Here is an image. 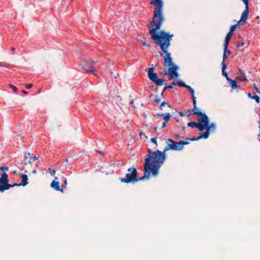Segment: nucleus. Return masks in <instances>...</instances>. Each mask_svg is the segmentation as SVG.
Listing matches in <instances>:
<instances>
[{
  "label": "nucleus",
  "mask_w": 260,
  "mask_h": 260,
  "mask_svg": "<svg viewBox=\"0 0 260 260\" xmlns=\"http://www.w3.org/2000/svg\"><path fill=\"white\" fill-rule=\"evenodd\" d=\"M162 24H150L152 28L149 30V34L154 42L159 46L162 51L159 52L160 56H163L164 54H165L164 57V66L169 67L170 65H172L173 63L171 53L168 51V49L171 45V41L172 40L173 35L170 34L164 30L157 32L160 28Z\"/></svg>",
  "instance_id": "nucleus-1"
},
{
  "label": "nucleus",
  "mask_w": 260,
  "mask_h": 260,
  "mask_svg": "<svg viewBox=\"0 0 260 260\" xmlns=\"http://www.w3.org/2000/svg\"><path fill=\"white\" fill-rule=\"evenodd\" d=\"M150 5L155 6L153 12L152 20L150 22V24L162 23L164 21L162 0H151Z\"/></svg>",
  "instance_id": "nucleus-2"
},
{
  "label": "nucleus",
  "mask_w": 260,
  "mask_h": 260,
  "mask_svg": "<svg viewBox=\"0 0 260 260\" xmlns=\"http://www.w3.org/2000/svg\"><path fill=\"white\" fill-rule=\"evenodd\" d=\"M148 154L146 155L145 161L149 159V163L162 164L166 158V154L159 150L153 151L151 149H148Z\"/></svg>",
  "instance_id": "nucleus-3"
},
{
  "label": "nucleus",
  "mask_w": 260,
  "mask_h": 260,
  "mask_svg": "<svg viewBox=\"0 0 260 260\" xmlns=\"http://www.w3.org/2000/svg\"><path fill=\"white\" fill-rule=\"evenodd\" d=\"M149 159H147L146 161L144 162V167L145 171L144 175L141 177H139V181H142L148 178L151 173L154 176H156L158 174L159 169L161 167V164L149 163Z\"/></svg>",
  "instance_id": "nucleus-4"
},
{
  "label": "nucleus",
  "mask_w": 260,
  "mask_h": 260,
  "mask_svg": "<svg viewBox=\"0 0 260 260\" xmlns=\"http://www.w3.org/2000/svg\"><path fill=\"white\" fill-rule=\"evenodd\" d=\"M167 145L164 148V153L169 150H181L183 149L184 145H187L189 143L185 141H180L179 142H176L173 141L172 139H168L167 140Z\"/></svg>",
  "instance_id": "nucleus-5"
},
{
  "label": "nucleus",
  "mask_w": 260,
  "mask_h": 260,
  "mask_svg": "<svg viewBox=\"0 0 260 260\" xmlns=\"http://www.w3.org/2000/svg\"><path fill=\"white\" fill-rule=\"evenodd\" d=\"M127 171L129 173L125 175V178H121L120 180L121 182L126 183H134L139 181L138 172L136 168H129Z\"/></svg>",
  "instance_id": "nucleus-6"
},
{
  "label": "nucleus",
  "mask_w": 260,
  "mask_h": 260,
  "mask_svg": "<svg viewBox=\"0 0 260 260\" xmlns=\"http://www.w3.org/2000/svg\"><path fill=\"white\" fill-rule=\"evenodd\" d=\"M82 69L86 73L94 74L96 71L95 62L90 59L85 60L83 62Z\"/></svg>",
  "instance_id": "nucleus-7"
},
{
  "label": "nucleus",
  "mask_w": 260,
  "mask_h": 260,
  "mask_svg": "<svg viewBox=\"0 0 260 260\" xmlns=\"http://www.w3.org/2000/svg\"><path fill=\"white\" fill-rule=\"evenodd\" d=\"M8 182V175L7 173L4 172L2 174V177L0 178V192H3L5 190L11 188V184H9Z\"/></svg>",
  "instance_id": "nucleus-8"
},
{
  "label": "nucleus",
  "mask_w": 260,
  "mask_h": 260,
  "mask_svg": "<svg viewBox=\"0 0 260 260\" xmlns=\"http://www.w3.org/2000/svg\"><path fill=\"white\" fill-rule=\"evenodd\" d=\"M202 122H203V128H202V131L205 130V129H207L208 131H212L214 130L216 128V125L215 123H209V119L207 115L206 114V115L204 117V118L202 119Z\"/></svg>",
  "instance_id": "nucleus-9"
},
{
  "label": "nucleus",
  "mask_w": 260,
  "mask_h": 260,
  "mask_svg": "<svg viewBox=\"0 0 260 260\" xmlns=\"http://www.w3.org/2000/svg\"><path fill=\"white\" fill-rule=\"evenodd\" d=\"M244 3L245 6V9L244 11L243 12L241 15V19L240 21L238 22V23L242 22L243 23H245L246 20H247L248 14H249V8H248V4H249V0H242Z\"/></svg>",
  "instance_id": "nucleus-10"
},
{
  "label": "nucleus",
  "mask_w": 260,
  "mask_h": 260,
  "mask_svg": "<svg viewBox=\"0 0 260 260\" xmlns=\"http://www.w3.org/2000/svg\"><path fill=\"white\" fill-rule=\"evenodd\" d=\"M198 121L199 122L197 123L195 121H190L187 123V126L188 127H196L197 128L199 131L202 132V128H203V122H202V120L200 119V118H198Z\"/></svg>",
  "instance_id": "nucleus-11"
},
{
  "label": "nucleus",
  "mask_w": 260,
  "mask_h": 260,
  "mask_svg": "<svg viewBox=\"0 0 260 260\" xmlns=\"http://www.w3.org/2000/svg\"><path fill=\"white\" fill-rule=\"evenodd\" d=\"M189 112V114L187 116H189L190 115H196L198 116V118H200V119L202 120V119L204 118V117L206 115L205 113H203L200 111H198L197 107H194L191 110H188Z\"/></svg>",
  "instance_id": "nucleus-12"
},
{
  "label": "nucleus",
  "mask_w": 260,
  "mask_h": 260,
  "mask_svg": "<svg viewBox=\"0 0 260 260\" xmlns=\"http://www.w3.org/2000/svg\"><path fill=\"white\" fill-rule=\"evenodd\" d=\"M154 69L153 67L149 68L148 71V74L149 79L154 83L158 78V77L157 74L154 72Z\"/></svg>",
  "instance_id": "nucleus-13"
},
{
  "label": "nucleus",
  "mask_w": 260,
  "mask_h": 260,
  "mask_svg": "<svg viewBox=\"0 0 260 260\" xmlns=\"http://www.w3.org/2000/svg\"><path fill=\"white\" fill-rule=\"evenodd\" d=\"M250 44V41H246V42L243 41L242 40V37L239 36L238 38V41L237 42V47L239 48L242 46H245V47H248Z\"/></svg>",
  "instance_id": "nucleus-14"
},
{
  "label": "nucleus",
  "mask_w": 260,
  "mask_h": 260,
  "mask_svg": "<svg viewBox=\"0 0 260 260\" xmlns=\"http://www.w3.org/2000/svg\"><path fill=\"white\" fill-rule=\"evenodd\" d=\"M169 68L168 70H165L164 72H161L160 74H164V75H169V74L173 71H177V70L178 69V67L172 63V65H170Z\"/></svg>",
  "instance_id": "nucleus-15"
},
{
  "label": "nucleus",
  "mask_w": 260,
  "mask_h": 260,
  "mask_svg": "<svg viewBox=\"0 0 260 260\" xmlns=\"http://www.w3.org/2000/svg\"><path fill=\"white\" fill-rule=\"evenodd\" d=\"M19 176L20 177V178H22L21 182L19 183L20 185L24 186L28 183L27 181L28 177L26 175L20 173H19Z\"/></svg>",
  "instance_id": "nucleus-16"
},
{
  "label": "nucleus",
  "mask_w": 260,
  "mask_h": 260,
  "mask_svg": "<svg viewBox=\"0 0 260 260\" xmlns=\"http://www.w3.org/2000/svg\"><path fill=\"white\" fill-rule=\"evenodd\" d=\"M155 116L157 117H162L164 120V122H168L171 117V115L169 113L166 114H159L157 113Z\"/></svg>",
  "instance_id": "nucleus-17"
},
{
  "label": "nucleus",
  "mask_w": 260,
  "mask_h": 260,
  "mask_svg": "<svg viewBox=\"0 0 260 260\" xmlns=\"http://www.w3.org/2000/svg\"><path fill=\"white\" fill-rule=\"evenodd\" d=\"M222 74L223 76H224L226 78V79L228 80V79H230L228 73L225 71V69L226 68V64L225 63V62L224 61H222Z\"/></svg>",
  "instance_id": "nucleus-18"
},
{
  "label": "nucleus",
  "mask_w": 260,
  "mask_h": 260,
  "mask_svg": "<svg viewBox=\"0 0 260 260\" xmlns=\"http://www.w3.org/2000/svg\"><path fill=\"white\" fill-rule=\"evenodd\" d=\"M59 184V183L58 181L53 180L51 184V186L56 190H60L62 192V188L60 187Z\"/></svg>",
  "instance_id": "nucleus-19"
},
{
  "label": "nucleus",
  "mask_w": 260,
  "mask_h": 260,
  "mask_svg": "<svg viewBox=\"0 0 260 260\" xmlns=\"http://www.w3.org/2000/svg\"><path fill=\"white\" fill-rule=\"evenodd\" d=\"M227 81L229 83V84L231 86L232 89H234L239 87L237 81L236 80L230 78Z\"/></svg>",
  "instance_id": "nucleus-20"
},
{
  "label": "nucleus",
  "mask_w": 260,
  "mask_h": 260,
  "mask_svg": "<svg viewBox=\"0 0 260 260\" xmlns=\"http://www.w3.org/2000/svg\"><path fill=\"white\" fill-rule=\"evenodd\" d=\"M232 36H233V35L231 34V32H228L225 37V39L224 40V46H225V49L226 50V47H228V46L229 44L230 39Z\"/></svg>",
  "instance_id": "nucleus-21"
},
{
  "label": "nucleus",
  "mask_w": 260,
  "mask_h": 260,
  "mask_svg": "<svg viewBox=\"0 0 260 260\" xmlns=\"http://www.w3.org/2000/svg\"><path fill=\"white\" fill-rule=\"evenodd\" d=\"M206 131L203 133H200L199 138L200 139L202 138H204L205 139H207L209 137V131H208L207 129H205Z\"/></svg>",
  "instance_id": "nucleus-22"
},
{
  "label": "nucleus",
  "mask_w": 260,
  "mask_h": 260,
  "mask_svg": "<svg viewBox=\"0 0 260 260\" xmlns=\"http://www.w3.org/2000/svg\"><path fill=\"white\" fill-rule=\"evenodd\" d=\"M237 79L239 81H243L245 82V83L248 82V80L247 79L245 74L242 73V74H240L237 77Z\"/></svg>",
  "instance_id": "nucleus-23"
},
{
  "label": "nucleus",
  "mask_w": 260,
  "mask_h": 260,
  "mask_svg": "<svg viewBox=\"0 0 260 260\" xmlns=\"http://www.w3.org/2000/svg\"><path fill=\"white\" fill-rule=\"evenodd\" d=\"M170 76H169V80H171L172 78H177L179 76V74L178 73L177 71H171L169 74V75Z\"/></svg>",
  "instance_id": "nucleus-24"
},
{
  "label": "nucleus",
  "mask_w": 260,
  "mask_h": 260,
  "mask_svg": "<svg viewBox=\"0 0 260 260\" xmlns=\"http://www.w3.org/2000/svg\"><path fill=\"white\" fill-rule=\"evenodd\" d=\"M165 81V79L164 78L161 79H158L157 78V80L155 81V83L157 86H160L162 85L163 83Z\"/></svg>",
  "instance_id": "nucleus-25"
},
{
  "label": "nucleus",
  "mask_w": 260,
  "mask_h": 260,
  "mask_svg": "<svg viewBox=\"0 0 260 260\" xmlns=\"http://www.w3.org/2000/svg\"><path fill=\"white\" fill-rule=\"evenodd\" d=\"M239 24V23H238V24L236 25H232L230 28V31L229 32H231V34L233 35V32L235 30Z\"/></svg>",
  "instance_id": "nucleus-26"
},
{
  "label": "nucleus",
  "mask_w": 260,
  "mask_h": 260,
  "mask_svg": "<svg viewBox=\"0 0 260 260\" xmlns=\"http://www.w3.org/2000/svg\"><path fill=\"white\" fill-rule=\"evenodd\" d=\"M177 85L180 86V87H186L187 85L185 84L184 82H183L182 81H179L176 82Z\"/></svg>",
  "instance_id": "nucleus-27"
},
{
  "label": "nucleus",
  "mask_w": 260,
  "mask_h": 260,
  "mask_svg": "<svg viewBox=\"0 0 260 260\" xmlns=\"http://www.w3.org/2000/svg\"><path fill=\"white\" fill-rule=\"evenodd\" d=\"M165 105H167L168 107L171 108L170 104L166 103V102H163L162 103H161V104H160V106H159V109L160 110H162V107L165 106Z\"/></svg>",
  "instance_id": "nucleus-28"
},
{
  "label": "nucleus",
  "mask_w": 260,
  "mask_h": 260,
  "mask_svg": "<svg viewBox=\"0 0 260 260\" xmlns=\"http://www.w3.org/2000/svg\"><path fill=\"white\" fill-rule=\"evenodd\" d=\"M0 67H3L7 68H10V65L5 62H0Z\"/></svg>",
  "instance_id": "nucleus-29"
},
{
  "label": "nucleus",
  "mask_w": 260,
  "mask_h": 260,
  "mask_svg": "<svg viewBox=\"0 0 260 260\" xmlns=\"http://www.w3.org/2000/svg\"><path fill=\"white\" fill-rule=\"evenodd\" d=\"M253 87L256 93L260 94V88L257 87L255 83H253Z\"/></svg>",
  "instance_id": "nucleus-30"
},
{
  "label": "nucleus",
  "mask_w": 260,
  "mask_h": 260,
  "mask_svg": "<svg viewBox=\"0 0 260 260\" xmlns=\"http://www.w3.org/2000/svg\"><path fill=\"white\" fill-rule=\"evenodd\" d=\"M185 88H187L189 91L191 95H193V94L194 93V89L192 88H191L190 86L187 85Z\"/></svg>",
  "instance_id": "nucleus-31"
},
{
  "label": "nucleus",
  "mask_w": 260,
  "mask_h": 260,
  "mask_svg": "<svg viewBox=\"0 0 260 260\" xmlns=\"http://www.w3.org/2000/svg\"><path fill=\"white\" fill-rule=\"evenodd\" d=\"M9 86L10 88H11L13 91H14V92L15 93H17V88L14 86L13 84H9Z\"/></svg>",
  "instance_id": "nucleus-32"
},
{
  "label": "nucleus",
  "mask_w": 260,
  "mask_h": 260,
  "mask_svg": "<svg viewBox=\"0 0 260 260\" xmlns=\"http://www.w3.org/2000/svg\"><path fill=\"white\" fill-rule=\"evenodd\" d=\"M252 99L254 100L255 101L256 103H257V104H258L260 102L259 97L256 95H253Z\"/></svg>",
  "instance_id": "nucleus-33"
},
{
  "label": "nucleus",
  "mask_w": 260,
  "mask_h": 260,
  "mask_svg": "<svg viewBox=\"0 0 260 260\" xmlns=\"http://www.w3.org/2000/svg\"><path fill=\"white\" fill-rule=\"evenodd\" d=\"M9 169L8 167L6 166H0V170L2 171H8Z\"/></svg>",
  "instance_id": "nucleus-34"
},
{
  "label": "nucleus",
  "mask_w": 260,
  "mask_h": 260,
  "mask_svg": "<svg viewBox=\"0 0 260 260\" xmlns=\"http://www.w3.org/2000/svg\"><path fill=\"white\" fill-rule=\"evenodd\" d=\"M226 52V54L228 53L229 55L232 54V52L230 50L228 49V47H226V50L225 49V46H224V52Z\"/></svg>",
  "instance_id": "nucleus-35"
},
{
  "label": "nucleus",
  "mask_w": 260,
  "mask_h": 260,
  "mask_svg": "<svg viewBox=\"0 0 260 260\" xmlns=\"http://www.w3.org/2000/svg\"><path fill=\"white\" fill-rule=\"evenodd\" d=\"M173 88V86L172 85H169L165 87V88L163 89V91H165L169 89H172Z\"/></svg>",
  "instance_id": "nucleus-36"
},
{
  "label": "nucleus",
  "mask_w": 260,
  "mask_h": 260,
  "mask_svg": "<svg viewBox=\"0 0 260 260\" xmlns=\"http://www.w3.org/2000/svg\"><path fill=\"white\" fill-rule=\"evenodd\" d=\"M156 139L157 138L156 137H154V138H151V142L152 143L155 144L156 145H157V142H156Z\"/></svg>",
  "instance_id": "nucleus-37"
},
{
  "label": "nucleus",
  "mask_w": 260,
  "mask_h": 260,
  "mask_svg": "<svg viewBox=\"0 0 260 260\" xmlns=\"http://www.w3.org/2000/svg\"><path fill=\"white\" fill-rule=\"evenodd\" d=\"M38 157H37L36 156H32V157H30V159H29V161L30 160H32V161H35L37 159H38Z\"/></svg>",
  "instance_id": "nucleus-38"
},
{
  "label": "nucleus",
  "mask_w": 260,
  "mask_h": 260,
  "mask_svg": "<svg viewBox=\"0 0 260 260\" xmlns=\"http://www.w3.org/2000/svg\"><path fill=\"white\" fill-rule=\"evenodd\" d=\"M228 58V55H226V52H224L223 53V60L222 61H225V60Z\"/></svg>",
  "instance_id": "nucleus-39"
},
{
  "label": "nucleus",
  "mask_w": 260,
  "mask_h": 260,
  "mask_svg": "<svg viewBox=\"0 0 260 260\" xmlns=\"http://www.w3.org/2000/svg\"><path fill=\"white\" fill-rule=\"evenodd\" d=\"M238 71L240 74H242V73L245 74V71L240 68H238Z\"/></svg>",
  "instance_id": "nucleus-40"
},
{
  "label": "nucleus",
  "mask_w": 260,
  "mask_h": 260,
  "mask_svg": "<svg viewBox=\"0 0 260 260\" xmlns=\"http://www.w3.org/2000/svg\"><path fill=\"white\" fill-rule=\"evenodd\" d=\"M26 88L27 89H30L32 87V84H27L26 85Z\"/></svg>",
  "instance_id": "nucleus-41"
},
{
  "label": "nucleus",
  "mask_w": 260,
  "mask_h": 260,
  "mask_svg": "<svg viewBox=\"0 0 260 260\" xmlns=\"http://www.w3.org/2000/svg\"><path fill=\"white\" fill-rule=\"evenodd\" d=\"M200 140V138L198 137H194V138H191V141H194Z\"/></svg>",
  "instance_id": "nucleus-42"
},
{
  "label": "nucleus",
  "mask_w": 260,
  "mask_h": 260,
  "mask_svg": "<svg viewBox=\"0 0 260 260\" xmlns=\"http://www.w3.org/2000/svg\"><path fill=\"white\" fill-rule=\"evenodd\" d=\"M174 137L176 139H178L180 138V136L179 134L176 133L174 134Z\"/></svg>",
  "instance_id": "nucleus-43"
},
{
  "label": "nucleus",
  "mask_w": 260,
  "mask_h": 260,
  "mask_svg": "<svg viewBox=\"0 0 260 260\" xmlns=\"http://www.w3.org/2000/svg\"><path fill=\"white\" fill-rule=\"evenodd\" d=\"M11 187H13L15 186H20V185H19V183H14L13 184H11Z\"/></svg>",
  "instance_id": "nucleus-44"
},
{
  "label": "nucleus",
  "mask_w": 260,
  "mask_h": 260,
  "mask_svg": "<svg viewBox=\"0 0 260 260\" xmlns=\"http://www.w3.org/2000/svg\"><path fill=\"white\" fill-rule=\"evenodd\" d=\"M15 48L14 47H11V51H12V54H15Z\"/></svg>",
  "instance_id": "nucleus-45"
},
{
  "label": "nucleus",
  "mask_w": 260,
  "mask_h": 260,
  "mask_svg": "<svg viewBox=\"0 0 260 260\" xmlns=\"http://www.w3.org/2000/svg\"><path fill=\"white\" fill-rule=\"evenodd\" d=\"M167 122H163L161 126V128H165L166 126Z\"/></svg>",
  "instance_id": "nucleus-46"
},
{
  "label": "nucleus",
  "mask_w": 260,
  "mask_h": 260,
  "mask_svg": "<svg viewBox=\"0 0 260 260\" xmlns=\"http://www.w3.org/2000/svg\"><path fill=\"white\" fill-rule=\"evenodd\" d=\"M179 114L181 117H183L184 116V114L182 111H179Z\"/></svg>",
  "instance_id": "nucleus-47"
},
{
  "label": "nucleus",
  "mask_w": 260,
  "mask_h": 260,
  "mask_svg": "<svg viewBox=\"0 0 260 260\" xmlns=\"http://www.w3.org/2000/svg\"><path fill=\"white\" fill-rule=\"evenodd\" d=\"M247 96H248V98H250L251 99H252V96H253V95H252V94H251V93L250 92H248L247 93Z\"/></svg>",
  "instance_id": "nucleus-48"
},
{
  "label": "nucleus",
  "mask_w": 260,
  "mask_h": 260,
  "mask_svg": "<svg viewBox=\"0 0 260 260\" xmlns=\"http://www.w3.org/2000/svg\"><path fill=\"white\" fill-rule=\"evenodd\" d=\"M63 182L64 184V185L66 186L67 184V180L66 178H63Z\"/></svg>",
  "instance_id": "nucleus-49"
},
{
  "label": "nucleus",
  "mask_w": 260,
  "mask_h": 260,
  "mask_svg": "<svg viewBox=\"0 0 260 260\" xmlns=\"http://www.w3.org/2000/svg\"><path fill=\"white\" fill-rule=\"evenodd\" d=\"M192 102H193L194 107H197V101L194 100V101H192Z\"/></svg>",
  "instance_id": "nucleus-50"
},
{
  "label": "nucleus",
  "mask_w": 260,
  "mask_h": 260,
  "mask_svg": "<svg viewBox=\"0 0 260 260\" xmlns=\"http://www.w3.org/2000/svg\"><path fill=\"white\" fill-rule=\"evenodd\" d=\"M55 170H53L52 171V172H50L51 175H54L55 174Z\"/></svg>",
  "instance_id": "nucleus-51"
},
{
  "label": "nucleus",
  "mask_w": 260,
  "mask_h": 260,
  "mask_svg": "<svg viewBox=\"0 0 260 260\" xmlns=\"http://www.w3.org/2000/svg\"><path fill=\"white\" fill-rule=\"evenodd\" d=\"M155 102L157 103H159L160 102V100L159 99H155Z\"/></svg>",
  "instance_id": "nucleus-52"
},
{
  "label": "nucleus",
  "mask_w": 260,
  "mask_h": 260,
  "mask_svg": "<svg viewBox=\"0 0 260 260\" xmlns=\"http://www.w3.org/2000/svg\"><path fill=\"white\" fill-rule=\"evenodd\" d=\"M22 92L23 93L25 94H27V93H28V92H27V91H25V90H22Z\"/></svg>",
  "instance_id": "nucleus-53"
},
{
  "label": "nucleus",
  "mask_w": 260,
  "mask_h": 260,
  "mask_svg": "<svg viewBox=\"0 0 260 260\" xmlns=\"http://www.w3.org/2000/svg\"><path fill=\"white\" fill-rule=\"evenodd\" d=\"M192 101L196 100V98L194 96V94H193V95H191Z\"/></svg>",
  "instance_id": "nucleus-54"
},
{
  "label": "nucleus",
  "mask_w": 260,
  "mask_h": 260,
  "mask_svg": "<svg viewBox=\"0 0 260 260\" xmlns=\"http://www.w3.org/2000/svg\"><path fill=\"white\" fill-rule=\"evenodd\" d=\"M143 44V45L147 46L148 47H150V45L149 44H147L145 42H144Z\"/></svg>",
  "instance_id": "nucleus-55"
},
{
  "label": "nucleus",
  "mask_w": 260,
  "mask_h": 260,
  "mask_svg": "<svg viewBox=\"0 0 260 260\" xmlns=\"http://www.w3.org/2000/svg\"><path fill=\"white\" fill-rule=\"evenodd\" d=\"M153 129H154V131H156L157 129V126H154L153 127Z\"/></svg>",
  "instance_id": "nucleus-56"
},
{
  "label": "nucleus",
  "mask_w": 260,
  "mask_h": 260,
  "mask_svg": "<svg viewBox=\"0 0 260 260\" xmlns=\"http://www.w3.org/2000/svg\"><path fill=\"white\" fill-rule=\"evenodd\" d=\"M171 85H172V86H173V85H177V84H176V82H172V83H171Z\"/></svg>",
  "instance_id": "nucleus-57"
},
{
  "label": "nucleus",
  "mask_w": 260,
  "mask_h": 260,
  "mask_svg": "<svg viewBox=\"0 0 260 260\" xmlns=\"http://www.w3.org/2000/svg\"><path fill=\"white\" fill-rule=\"evenodd\" d=\"M30 155V153H28L27 154V155H25V158H27V156H28V155Z\"/></svg>",
  "instance_id": "nucleus-58"
},
{
  "label": "nucleus",
  "mask_w": 260,
  "mask_h": 260,
  "mask_svg": "<svg viewBox=\"0 0 260 260\" xmlns=\"http://www.w3.org/2000/svg\"><path fill=\"white\" fill-rule=\"evenodd\" d=\"M30 155V153H28L27 154V155H25V158H27V156H28V155Z\"/></svg>",
  "instance_id": "nucleus-59"
},
{
  "label": "nucleus",
  "mask_w": 260,
  "mask_h": 260,
  "mask_svg": "<svg viewBox=\"0 0 260 260\" xmlns=\"http://www.w3.org/2000/svg\"><path fill=\"white\" fill-rule=\"evenodd\" d=\"M186 140L191 141V138L187 137V138H186Z\"/></svg>",
  "instance_id": "nucleus-60"
},
{
  "label": "nucleus",
  "mask_w": 260,
  "mask_h": 260,
  "mask_svg": "<svg viewBox=\"0 0 260 260\" xmlns=\"http://www.w3.org/2000/svg\"><path fill=\"white\" fill-rule=\"evenodd\" d=\"M32 173L33 174H36V173H37V171H36V170H33V171H32Z\"/></svg>",
  "instance_id": "nucleus-61"
},
{
  "label": "nucleus",
  "mask_w": 260,
  "mask_h": 260,
  "mask_svg": "<svg viewBox=\"0 0 260 260\" xmlns=\"http://www.w3.org/2000/svg\"><path fill=\"white\" fill-rule=\"evenodd\" d=\"M258 137H259V141L260 142V131H259V134L258 135Z\"/></svg>",
  "instance_id": "nucleus-62"
},
{
  "label": "nucleus",
  "mask_w": 260,
  "mask_h": 260,
  "mask_svg": "<svg viewBox=\"0 0 260 260\" xmlns=\"http://www.w3.org/2000/svg\"><path fill=\"white\" fill-rule=\"evenodd\" d=\"M41 89H40V90L38 91V93H40L41 92Z\"/></svg>",
  "instance_id": "nucleus-63"
},
{
  "label": "nucleus",
  "mask_w": 260,
  "mask_h": 260,
  "mask_svg": "<svg viewBox=\"0 0 260 260\" xmlns=\"http://www.w3.org/2000/svg\"><path fill=\"white\" fill-rule=\"evenodd\" d=\"M259 122V128H260V119H259V122Z\"/></svg>",
  "instance_id": "nucleus-64"
}]
</instances>
